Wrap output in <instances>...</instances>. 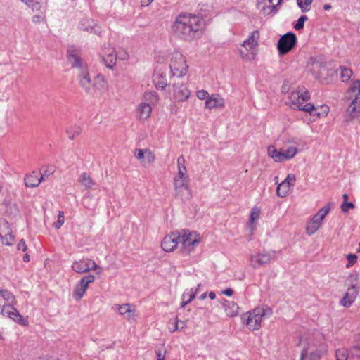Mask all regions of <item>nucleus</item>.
Here are the masks:
<instances>
[{
  "instance_id": "338daca9",
  "label": "nucleus",
  "mask_w": 360,
  "mask_h": 360,
  "mask_svg": "<svg viewBox=\"0 0 360 360\" xmlns=\"http://www.w3.org/2000/svg\"><path fill=\"white\" fill-rule=\"evenodd\" d=\"M222 294L226 296H231L233 294V290L231 288H228L222 291Z\"/></svg>"
},
{
  "instance_id": "f8f14e48",
  "label": "nucleus",
  "mask_w": 360,
  "mask_h": 360,
  "mask_svg": "<svg viewBox=\"0 0 360 360\" xmlns=\"http://www.w3.org/2000/svg\"><path fill=\"white\" fill-rule=\"evenodd\" d=\"M274 257V252H263L251 255L250 264L253 268H258L264 264H269Z\"/></svg>"
},
{
  "instance_id": "4c0bfd02",
  "label": "nucleus",
  "mask_w": 360,
  "mask_h": 360,
  "mask_svg": "<svg viewBox=\"0 0 360 360\" xmlns=\"http://www.w3.org/2000/svg\"><path fill=\"white\" fill-rule=\"evenodd\" d=\"M68 138L71 140L77 137L82 132L80 127L77 125L70 126L66 131Z\"/></svg>"
},
{
  "instance_id": "ddd939ff",
  "label": "nucleus",
  "mask_w": 360,
  "mask_h": 360,
  "mask_svg": "<svg viewBox=\"0 0 360 360\" xmlns=\"http://www.w3.org/2000/svg\"><path fill=\"white\" fill-rule=\"evenodd\" d=\"M296 177L294 174H288L287 177L276 188L277 195L281 198L285 197L290 191L291 187L295 185Z\"/></svg>"
},
{
  "instance_id": "13d9d810",
  "label": "nucleus",
  "mask_w": 360,
  "mask_h": 360,
  "mask_svg": "<svg viewBox=\"0 0 360 360\" xmlns=\"http://www.w3.org/2000/svg\"><path fill=\"white\" fill-rule=\"evenodd\" d=\"M17 249L18 250H22V252H26L27 250V246L25 243V241L24 239H21L18 244L17 245Z\"/></svg>"
},
{
  "instance_id": "7ed1b4c3",
  "label": "nucleus",
  "mask_w": 360,
  "mask_h": 360,
  "mask_svg": "<svg viewBox=\"0 0 360 360\" xmlns=\"http://www.w3.org/2000/svg\"><path fill=\"white\" fill-rule=\"evenodd\" d=\"M271 314V309L265 306L255 308L247 316H243L242 319L243 323L247 325L249 329L256 330L261 327L262 319L264 317H269Z\"/></svg>"
},
{
  "instance_id": "e433bc0d",
  "label": "nucleus",
  "mask_w": 360,
  "mask_h": 360,
  "mask_svg": "<svg viewBox=\"0 0 360 360\" xmlns=\"http://www.w3.org/2000/svg\"><path fill=\"white\" fill-rule=\"evenodd\" d=\"M267 153L275 162H282L281 150H278L274 146H269L267 148Z\"/></svg>"
},
{
  "instance_id": "393cba45",
  "label": "nucleus",
  "mask_w": 360,
  "mask_h": 360,
  "mask_svg": "<svg viewBox=\"0 0 360 360\" xmlns=\"http://www.w3.org/2000/svg\"><path fill=\"white\" fill-rule=\"evenodd\" d=\"M44 180V175H41L39 178L37 176L35 172L32 174L27 175L25 177L24 181L27 187H36Z\"/></svg>"
},
{
  "instance_id": "2eb2a0df",
  "label": "nucleus",
  "mask_w": 360,
  "mask_h": 360,
  "mask_svg": "<svg viewBox=\"0 0 360 360\" xmlns=\"http://www.w3.org/2000/svg\"><path fill=\"white\" fill-rule=\"evenodd\" d=\"M191 92L182 83L174 82L173 84V98L178 102H183L190 96Z\"/></svg>"
},
{
  "instance_id": "49530a36",
  "label": "nucleus",
  "mask_w": 360,
  "mask_h": 360,
  "mask_svg": "<svg viewBox=\"0 0 360 360\" xmlns=\"http://www.w3.org/2000/svg\"><path fill=\"white\" fill-rule=\"evenodd\" d=\"M25 4L32 8L33 11H39L40 9V4L39 0H21Z\"/></svg>"
},
{
  "instance_id": "6e6552de",
  "label": "nucleus",
  "mask_w": 360,
  "mask_h": 360,
  "mask_svg": "<svg viewBox=\"0 0 360 360\" xmlns=\"http://www.w3.org/2000/svg\"><path fill=\"white\" fill-rule=\"evenodd\" d=\"M72 269L76 273L83 274L86 273L91 270H98V274H100L102 271L101 267L98 266L95 262L91 259H82L78 261H75L72 264Z\"/></svg>"
},
{
  "instance_id": "a878e982",
  "label": "nucleus",
  "mask_w": 360,
  "mask_h": 360,
  "mask_svg": "<svg viewBox=\"0 0 360 360\" xmlns=\"http://www.w3.org/2000/svg\"><path fill=\"white\" fill-rule=\"evenodd\" d=\"M348 99H351L352 102L347 108V112L352 117H355L360 113V98H352L351 96Z\"/></svg>"
},
{
  "instance_id": "69168bd1",
  "label": "nucleus",
  "mask_w": 360,
  "mask_h": 360,
  "mask_svg": "<svg viewBox=\"0 0 360 360\" xmlns=\"http://www.w3.org/2000/svg\"><path fill=\"white\" fill-rule=\"evenodd\" d=\"M92 198V195L90 193H86L84 197V205H85V207H90V205L89 203H86V200L87 199H91Z\"/></svg>"
},
{
  "instance_id": "c85d7f7f",
  "label": "nucleus",
  "mask_w": 360,
  "mask_h": 360,
  "mask_svg": "<svg viewBox=\"0 0 360 360\" xmlns=\"http://www.w3.org/2000/svg\"><path fill=\"white\" fill-rule=\"evenodd\" d=\"M139 117L141 120H146L150 116L152 108L150 104L141 103L137 107Z\"/></svg>"
},
{
  "instance_id": "b1692460",
  "label": "nucleus",
  "mask_w": 360,
  "mask_h": 360,
  "mask_svg": "<svg viewBox=\"0 0 360 360\" xmlns=\"http://www.w3.org/2000/svg\"><path fill=\"white\" fill-rule=\"evenodd\" d=\"M3 228L5 236H4L2 233H0V238L4 244L10 246L12 245L11 242L14 240V236L12 234L8 222L5 221L3 224Z\"/></svg>"
},
{
  "instance_id": "423d86ee",
  "label": "nucleus",
  "mask_w": 360,
  "mask_h": 360,
  "mask_svg": "<svg viewBox=\"0 0 360 360\" xmlns=\"http://www.w3.org/2000/svg\"><path fill=\"white\" fill-rule=\"evenodd\" d=\"M169 68L172 73V76L181 77L187 72L188 65H186L185 58L181 54L176 53L172 57Z\"/></svg>"
},
{
  "instance_id": "39448f33",
  "label": "nucleus",
  "mask_w": 360,
  "mask_h": 360,
  "mask_svg": "<svg viewBox=\"0 0 360 360\" xmlns=\"http://www.w3.org/2000/svg\"><path fill=\"white\" fill-rule=\"evenodd\" d=\"M14 306L15 305H12V304H4L1 307V314L3 316L9 318L20 326H28V321L20 314Z\"/></svg>"
},
{
  "instance_id": "0e129e2a",
  "label": "nucleus",
  "mask_w": 360,
  "mask_h": 360,
  "mask_svg": "<svg viewBox=\"0 0 360 360\" xmlns=\"http://www.w3.org/2000/svg\"><path fill=\"white\" fill-rule=\"evenodd\" d=\"M157 360H165V352H162L160 350L156 351Z\"/></svg>"
},
{
  "instance_id": "6ab92c4d",
  "label": "nucleus",
  "mask_w": 360,
  "mask_h": 360,
  "mask_svg": "<svg viewBox=\"0 0 360 360\" xmlns=\"http://www.w3.org/2000/svg\"><path fill=\"white\" fill-rule=\"evenodd\" d=\"M68 60L72 68H77L79 72L86 68L83 64L81 57L75 51H68Z\"/></svg>"
},
{
  "instance_id": "864d4df0",
  "label": "nucleus",
  "mask_w": 360,
  "mask_h": 360,
  "mask_svg": "<svg viewBox=\"0 0 360 360\" xmlns=\"http://www.w3.org/2000/svg\"><path fill=\"white\" fill-rule=\"evenodd\" d=\"M146 149H136L134 155L144 165V157Z\"/></svg>"
},
{
  "instance_id": "680f3d73",
  "label": "nucleus",
  "mask_w": 360,
  "mask_h": 360,
  "mask_svg": "<svg viewBox=\"0 0 360 360\" xmlns=\"http://www.w3.org/2000/svg\"><path fill=\"white\" fill-rule=\"evenodd\" d=\"M44 20V16L43 15H35L32 17V21L34 23H40L43 22Z\"/></svg>"
},
{
  "instance_id": "58836bf2",
  "label": "nucleus",
  "mask_w": 360,
  "mask_h": 360,
  "mask_svg": "<svg viewBox=\"0 0 360 360\" xmlns=\"http://www.w3.org/2000/svg\"><path fill=\"white\" fill-rule=\"evenodd\" d=\"M94 86L98 88L99 89H104L107 88L108 82L104 75L101 74L97 75L96 77L95 78Z\"/></svg>"
},
{
  "instance_id": "8fccbe9b",
  "label": "nucleus",
  "mask_w": 360,
  "mask_h": 360,
  "mask_svg": "<svg viewBox=\"0 0 360 360\" xmlns=\"http://www.w3.org/2000/svg\"><path fill=\"white\" fill-rule=\"evenodd\" d=\"M308 20V18L307 15H301L296 24L294 25V28L296 30H300L302 29H303L304 27V22L307 21Z\"/></svg>"
},
{
  "instance_id": "c03bdc74",
  "label": "nucleus",
  "mask_w": 360,
  "mask_h": 360,
  "mask_svg": "<svg viewBox=\"0 0 360 360\" xmlns=\"http://www.w3.org/2000/svg\"><path fill=\"white\" fill-rule=\"evenodd\" d=\"M319 227L320 226L318 224L310 220L306 227L307 233L309 236H311L319 229Z\"/></svg>"
},
{
  "instance_id": "0eeeda50",
  "label": "nucleus",
  "mask_w": 360,
  "mask_h": 360,
  "mask_svg": "<svg viewBox=\"0 0 360 360\" xmlns=\"http://www.w3.org/2000/svg\"><path fill=\"white\" fill-rule=\"evenodd\" d=\"M297 42L296 35L293 32H288L281 37L277 48L280 55H285L290 52L295 46Z\"/></svg>"
},
{
  "instance_id": "6e6d98bb",
  "label": "nucleus",
  "mask_w": 360,
  "mask_h": 360,
  "mask_svg": "<svg viewBox=\"0 0 360 360\" xmlns=\"http://www.w3.org/2000/svg\"><path fill=\"white\" fill-rule=\"evenodd\" d=\"M355 205L353 202L343 201L341 205V210L342 212L346 213L348 212L349 209H353Z\"/></svg>"
},
{
  "instance_id": "20e7f679",
  "label": "nucleus",
  "mask_w": 360,
  "mask_h": 360,
  "mask_svg": "<svg viewBox=\"0 0 360 360\" xmlns=\"http://www.w3.org/2000/svg\"><path fill=\"white\" fill-rule=\"evenodd\" d=\"M200 238L192 233L186 234L184 231V234L181 235L180 243H181L180 251L184 255H188L194 251L196 245L198 244Z\"/></svg>"
},
{
  "instance_id": "7c9ffc66",
  "label": "nucleus",
  "mask_w": 360,
  "mask_h": 360,
  "mask_svg": "<svg viewBox=\"0 0 360 360\" xmlns=\"http://www.w3.org/2000/svg\"><path fill=\"white\" fill-rule=\"evenodd\" d=\"M197 290L194 291L193 288L186 290L182 295V302L181 307L184 308L187 304L191 302L195 297Z\"/></svg>"
},
{
  "instance_id": "a211bd4d",
  "label": "nucleus",
  "mask_w": 360,
  "mask_h": 360,
  "mask_svg": "<svg viewBox=\"0 0 360 360\" xmlns=\"http://www.w3.org/2000/svg\"><path fill=\"white\" fill-rule=\"evenodd\" d=\"M120 315L125 316L128 321H134L136 317V311L131 309L129 304H115L114 307Z\"/></svg>"
},
{
  "instance_id": "cd10ccee",
  "label": "nucleus",
  "mask_w": 360,
  "mask_h": 360,
  "mask_svg": "<svg viewBox=\"0 0 360 360\" xmlns=\"http://www.w3.org/2000/svg\"><path fill=\"white\" fill-rule=\"evenodd\" d=\"M78 182L85 189H91L96 183L93 181L90 175L86 172H83L78 178Z\"/></svg>"
},
{
  "instance_id": "2f4dec72",
  "label": "nucleus",
  "mask_w": 360,
  "mask_h": 360,
  "mask_svg": "<svg viewBox=\"0 0 360 360\" xmlns=\"http://www.w3.org/2000/svg\"><path fill=\"white\" fill-rule=\"evenodd\" d=\"M260 214V210L257 207H254L251 212L250 215V221H249V228L250 229L251 233H252L253 231L255 229V222L257 221Z\"/></svg>"
},
{
  "instance_id": "dca6fc26",
  "label": "nucleus",
  "mask_w": 360,
  "mask_h": 360,
  "mask_svg": "<svg viewBox=\"0 0 360 360\" xmlns=\"http://www.w3.org/2000/svg\"><path fill=\"white\" fill-rule=\"evenodd\" d=\"M79 84L81 87L85 91V92L88 94H93V85L92 81L90 77L89 71L87 68L82 69V71L79 72L78 74Z\"/></svg>"
},
{
  "instance_id": "a19ab883",
  "label": "nucleus",
  "mask_w": 360,
  "mask_h": 360,
  "mask_svg": "<svg viewBox=\"0 0 360 360\" xmlns=\"http://www.w3.org/2000/svg\"><path fill=\"white\" fill-rule=\"evenodd\" d=\"M340 78L343 82H348L352 75V71L350 68H345V67H340Z\"/></svg>"
},
{
  "instance_id": "3c124183",
  "label": "nucleus",
  "mask_w": 360,
  "mask_h": 360,
  "mask_svg": "<svg viewBox=\"0 0 360 360\" xmlns=\"http://www.w3.org/2000/svg\"><path fill=\"white\" fill-rule=\"evenodd\" d=\"M350 356L352 357H360V343L352 347L349 349Z\"/></svg>"
},
{
  "instance_id": "f03ea898",
  "label": "nucleus",
  "mask_w": 360,
  "mask_h": 360,
  "mask_svg": "<svg viewBox=\"0 0 360 360\" xmlns=\"http://www.w3.org/2000/svg\"><path fill=\"white\" fill-rule=\"evenodd\" d=\"M309 99L310 94L304 86H298L297 89L292 91L289 96L292 108L311 113V112L315 110L314 105L311 103H307L304 105V103L308 101Z\"/></svg>"
},
{
  "instance_id": "9d476101",
  "label": "nucleus",
  "mask_w": 360,
  "mask_h": 360,
  "mask_svg": "<svg viewBox=\"0 0 360 360\" xmlns=\"http://www.w3.org/2000/svg\"><path fill=\"white\" fill-rule=\"evenodd\" d=\"M95 280V276L92 274H88L81 278L79 283L75 287L72 296L76 300H79L83 297L86 290L88 288L89 283H93Z\"/></svg>"
},
{
  "instance_id": "5701e85b",
  "label": "nucleus",
  "mask_w": 360,
  "mask_h": 360,
  "mask_svg": "<svg viewBox=\"0 0 360 360\" xmlns=\"http://www.w3.org/2000/svg\"><path fill=\"white\" fill-rule=\"evenodd\" d=\"M105 56L102 57V60L105 66L109 69H112L116 64L117 54H115L114 49H107L105 52Z\"/></svg>"
},
{
  "instance_id": "e2e57ef3",
  "label": "nucleus",
  "mask_w": 360,
  "mask_h": 360,
  "mask_svg": "<svg viewBox=\"0 0 360 360\" xmlns=\"http://www.w3.org/2000/svg\"><path fill=\"white\" fill-rule=\"evenodd\" d=\"M174 179H187L189 180L188 176L185 172H182L180 171V172H178Z\"/></svg>"
},
{
  "instance_id": "79ce46f5",
  "label": "nucleus",
  "mask_w": 360,
  "mask_h": 360,
  "mask_svg": "<svg viewBox=\"0 0 360 360\" xmlns=\"http://www.w3.org/2000/svg\"><path fill=\"white\" fill-rule=\"evenodd\" d=\"M349 355V350L345 348L338 349L335 352L336 360H347Z\"/></svg>"
},
{
  "instance_id": "052dcab7",
  "label": "nucleus",
  "mask_w": 360,
  "mask_h": 360,
  "mask_svg": "<svg viewBox=\"0 0 360 360\" xmlns=\"http://www.w3.org/2000/svg\"><path fill=\"white\" fill-rule=\"evenodd\" d=\"M359 291H360V289H359V288H348V287H347V292H348L350 295H352V296L355 299L358 296Z\"/></svg>"
},
{
  "instance_id": "ea45409f",
  "label": "nucleus",
  "mask_w": 360,
  "mask_h": 360,
  "mask_svg": "<svg viewBox=\"0 0 360 360\" xmlns=\"http://www.w3.org/2000/svg\"><path fill=\"white\" fill-rule=\"evenodd\" d=\"M355 298L352 295L345 292L343 297L340 300V304L345 307H349L355 301Z\"/></svg>"
},
{
  "instance_id": "bb28decb",
  "label": "nucleus",
  "mask_w": 360,
  "mask_h": 360,
  "mask_svg": "<svg viewBox=\"0 0 360 360\" xmlns=\"http://www.w3.org/2000/svg\"><path fill=\"white\" fill-rule=\"evenodd\" d=\"M259 32L257 30L253 31L250 36L245 40L242 44L247 50H251L258 44Z\"/></svg>"
},
{
  "instance_id": "bf43d9fd",
  "label": "nucleus",
  "mask_w": 360,
  "mask_h": 360,
  "mask_svg": "<svg viewBox=\"0 0 360 360\" xmlns=\"http://www.w3.org/2000/svg\"><path fill=\"white\" fill-rule=\"evenodd\" d=\"M196 96H197L198 98H199L200 100H203L209 96L208 92L205 90L198 91Z\"/></svg>"
},
{
  "instance_id": "603ef678",
  "label": "nucleus",
  "mask_w": 360,
  "mask_h": 360,
  "mask_svg": "<svg viewBox=\"0 0 360 360\" xmlns=\"http://www.w3.org/2000/svg\"><path fill=\"white\" fill-rule=\"evenodd\" d=\"M64 212L63 211H59L58 214V220L56 222L53 224V226L56 229H58L61 227V226L64 224Z\"/></svg>"
},
{
  "instance_id": "412c9836",
  "label": "nucleus",
  "mask_w": 360,
  "mask_h": 360,
  "mask_svg": "<svg viewBox=\"0 0 360 360\" xmlns=\"http://www.w3.org/2000/svg\"><path fill=\"white\" fill-rule=\"evenodd\" d=\"M205 107L212 108H221L224 107V99L218 94L209 96L205 101Z\"/></svg>"
},
{
  "instance_id": "f257e3e1",
  "label": "nucleus",
  "mask_w": 360,
  "mask_h": 360,
  "mask_svg": "<svg viewBox=\"0 0 360 360\" xmlns=\"http://www.w3.org/2000/svg\"><path fill=\"white\" fill-rule=\"evenodd\" d=\"M203 20L199 16L187 13L178 15L172 26L174 36L182 41L191 42L202 34Z\"/></svg>"
},
{
  "instance_id": "37998d69",
  "label": "nucleus",
  "mask_w": 360,
  "mask_h": 360,
  "mask_svg": "<svg viewBox=\"0 0 360 360\" xmlns=\"http://www.w3.org/2000/svg\"><path fill=\"white\" fill-rule=\"evenodd\" d=\"M313 0H297V4L302 12H307L310 10V6Z\"/></svg>"
},
{
  "instance_id": "f3484780",
  "label": "nucleus",
  "mask_w": 360,
  "mask_h": 360,
  "mask_svg": "<svg viewBox=\"0 0 360 360\" xmlns=\"http://www.w3.org/2000/svg\"><path fill=\"white\" fill-rule=\"evenodd\" d=\"M79 28L83 31L94 33L97 35H100L101 34V27L91 19H83L79 23Z\"/></svg>"
},
{
  "instance_id": "9b49d317",
  "label": "nucleus",
  "mask_w": 360,
  "mask_h": 360,
  "mask_svg": "<svg viewBox=\"0 0 360 360\" xmlns=\"http://www.w3.org/2000/svg\"><path fill=\"white\" fill-rule=\"evenodd\" d=\"M181 234L178 231L172 232L171 234L166 236L161 243V247L165 252H172L180 243Z\"/></svg>"
},
{
  "instance_id": "774afa93",
  "label": "nucleus",
  "mask_w": 360,
  "mask_h": 360,
  "mask_svg": "<svg viewBox=\"0 0 360 360\" xmlns=\"http://www.w3.org/2000/svg\"><path fill=\"white\" fill-rule=\"evenodd\" d=\"M177 165L178 166L185 165V159L183 155H180L177 158Z\"/></svg>"
},
{
  "instance_id": "4be33fe9",
  "label": "nucleus",
  "mask_w": 360,
  "mask_h": 360,
  "mask_svg": "<svg viewBox=\"0 0 360 360\" xmlns=\"http://www.w3.org/2000/svg\"><path fill=\"white\" fill-rule=\"evenodd\" d=\"M220 303L224 307L226 315L229 317H234L238 314V306L237 303L221 299Z\"/></svg>"
},
{
  "instance_id": "4468645a",
  "label": "nucleus",
  "mask_w": 360,
  "mask_h": 360,
  "mask_svg": "<svg viewBox=\"0 0 360 360\" xmlns=\"http://www.w3.org/2000/svg\"><path fill=\"white\" fill-rule=\"evenodd\" d=\"M257 6L264 14H274L277 12V6L280 5L283 0H257Z\"/></svg>"
},
{
  "instance_id": "1a4fd4ad",
  "label": "nucleus",
  "mask_w": 360,
  "mask_h": 360,
  "mask_svg": "<svg viewBox=\"0 0 360 360\" xmlns=\"http://www.w3.org/2000/svg\"><path fill=\"white\" fill-rule=\"evenodd\" d=\"M188 181L174 179V186L176 196L182 200H189L191 198V191L188 186Z\"/></svg>"
},
{
  "instance_id": "c756f323",
  "label": "nucleus",
  "mask_w": 360,
  "mask_h": 360,
  "mask_svg": "<svg viewBox=\"0 0 360 360\" xmlns=\"http://www.w3.org/2000/svg\"><path fill=\"white\" fill-rule=\"evenodd\" d=\"M359 280V273L354 271L347 276L346 279V284L348 288L360 289Z\"/></svg>"
},
{
  "instance_id": "473e14b6",
  "label": "nucleus",
  "mask_w": 360,
  "mask_h": 360,
  "mask_svg": "<svg viewBox=\"0 0 360 360\" xmlns=\"http://www.w3.org/2000/svg\"><path fill=\"white\" fill-rule=\"evenodd\" d=\"M360 94V81L356 80L353 82L347 90V98L349 96H352L354 98H359V96Z\"/></svg>"
},
{
  "instance_id": "f704fd0d",
  "label": "nucleus",
  "mask_w": 360,
  "mask_h": 360,
  "mask_svg": "<svg viewBox=\"0 0 360 360\" xmlns=\"http://www.w3.org/2000/svg\"><path fill=\"white\" fill-rule=\"evenodd\" d=\"M0 297L6 301L7 304H12V305L17 304L14 295L6 289H0Z\"/></svg>"
},
{
  "instance_id": "c9c22d12",
  "label": "nucleus",
  "mask_w": 360,
  "mask_h": 360,
  "mask_svg": "<svg viewBox=\"0 0 360 360\" xmlns=\"http://www.w3.org/2000/svg\"><path fill=\"white\" fill-rule=\"evenodd\" d=\"M153 83L157 89L164 90L167 84V79L162 74H157L153 76Z\"/></svg>"
},
{
  "instance_id": "09e8293b",
  "label": "nucleus",
  "mask_w": 360,
  "mask_h": 360,
  "mask_svg": "<svg viewBox=\"0 0 360 360\" xmlns=\"http://www.w3.org/2000/svg\"><path fill=\"white\" fill-rule=\"evenodd\" d=\"M144 157V165L146 163L151 164L155 161V157L150 149H146Z\"/></svg>"
},
{
  "instance_id": "4d7b16f0",
  "label": "nucleus",
  "mask_w": 360,
  "mask_h": 360,
  "mask_svg": "<svg viewBox=\"0 0 360 360\" xmlns=\"http://www.w3.org/2000/svg\"><path fill=\"white\" fill-rule=\"evenodd\" d=\"M347 259L348 260V264L346 265L347 268L350 267L354 265L357 262V256L354 254H349L347 256Z\"/></svg>"
},
{
  "instance_id": "a18cd8bd",
  "label": "nucleus",
  "mask_w": 360,
  "mask_h": 360,
  "mask_svg": "<svg viewBox=\"0 0 360 360\" xmlns=\"http://www.w3.org/2000/svg\"><path fill=\"white\" fill-rule=\"evenodd\" d=\"M330 203H328V205H326V206H324L323 207H322L321 209H320L317 213L316 214V215L319 218V219H321L322 220L324 219V218L326 217V216L328 214V213L330 212Z\"/></svg>"
},
{
  "instance_id": "5fc2aeb1",
  "label": "nucleus",
  "mask_w": 360,
  "mask_h": 360,
  "mask_svg": "<svg viewBox=\"0 0 360 360\" xmlns=\"http://www.w3.org/2000/svg\"><path fill=\"white\" fill-rule=\"evenodd\" d=\"M115 54H117V59L119 58L121 60H125L129 58L128 53L124 49H120L117 52H115Z\"/></svg>"
},
{
  "instance_id": "de8ad7c7",
  "label": "nucleus",
  "mask_w": 360,
  "mask_h": 360,
  "mask_svg": "<svg viewBox=\"0 0 360 360\" xmlns=\"http://www.w3.org/2000/svg\"><path fill=\"white\" fill-rule=\"evenodd\" d=\"M145 98L152 103H156L159 100L158 94L154 91L146 93Z\"/></svg>"
},
{
  "instance_id": "aec40b11",
  "label": "nucleus",
  "mask_w": 360,
  "mask_h": 360,
  "mask_svg": "<svg viewBox=\"0 0 360 360\" xmlns=\"http://www.w3.org/2000/svg\"><path fill=\"white\" fill-rule=\"evenodd\" d=\"M322 352L319 349H311L309 347H304L301 352L300 360H319Z\"/></svg>"
},
{
  "instance_id": "72a5a7b5",
  "label": "nucleus",
  "mask_w": 360,
  "mask_h": 360,
  "mask_svg": "<svg viewBox=\"0 0 360 360\" xmlns=\"http://www.w3.org/2000/svg\"><path fill=\"white\" fill-rule=\"evenodd\" d=\"M297 153V148L294 146H290L285 150H281L282 162L294 158Z\"/></svg>"
}]
</instances>
